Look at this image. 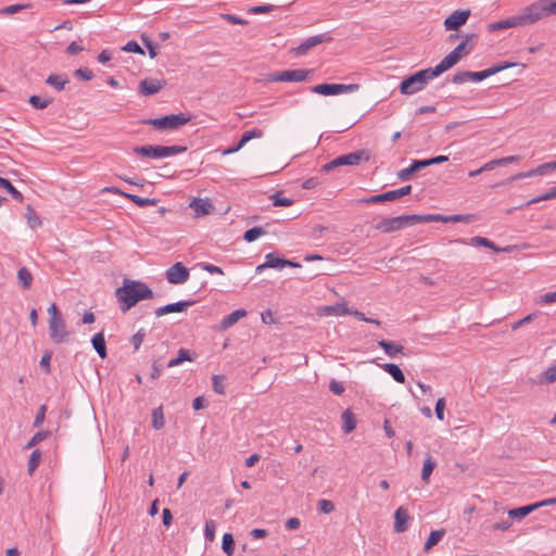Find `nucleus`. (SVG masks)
I'll return each instance as SVG.
<instances>
[{
	"label": "nucleus",
	"instance_id": "nucleus-61",
	"mask_svg": "<svg viewBox=\"0 0 556 556\" xmlns=\"http://www.w3.org/2000/svg\"><path fill=\"white\" fill-rule=\"evenodd\" d=\"M452 80L454 84H464V83L470 80V72H468V71L458 72L453 76Z\"/></svg>",
	"mask_w": 556,
	"mask_h": 556
},
{
	"label": "nucleus",
	"instance_id": "nucleus-17",
	"mask_svg": "<svg viewBox=\"0 0 556 556\" xmlns=\"http://www.w3.org/2000/svg\"><path fill=\"white\" fill-rule=\"evenodd\" d=\"M410 519L407 509L403 506L399 507L394 513V532L402 533L407 530L408 520Z\"/></svg>",
	"mask_w": 556,
	"mask_h": 556
},
{
	"label": "nucleus",
	"instance_id": "nucleus-29",
	"mask_svg": "<svg viewBox=\"0 0 556 556\" xmlns=\"http://www.w3.org/2000/svg\"><path fill=\"white\" fill-rule=\"evenodd\" d=\"M382 368L390 375L392 378L399 382L404 383L405 382V376L401 368L396 364L387 363L382 365Z\"/></svg>",
	"mask_w": 556,
	"mask_h": 556
},
{
	"label": "nucleus",
	"instance_id": "nucleus-10",
	"mask_svg": "<svg viewBox=\"0 0 556 556\" xmlns=\"http://www.w3.org/2000/svg\"><path fill=\"white\" fill-rule=\"evenodd\" d=\"M311 72L306 70H288L268 76L269 81H303Z\"/></svg>",
	"mask_w": 556,
	"mask_h": 556
},
{
	"label": "nucleus",
	"instance_id": "nucleus-18",
	"mask_svg": "<svg viewBox=\"0 0 556 556\" xmlns=\"http://www.w3.org/2000/svg\"><path fill=\"white\" fill-rule=\"evenodd\" d=\"M351 314V309L346 307L345 304L343 303H338V304H334V305H329V306H323L320 308H318V315L319 316H344V315H350Z\"/></svg>",
	"mask_w": 556,
	"mask_h": 556
},
{
	"label": "nucleus",
	"instance_id": "nucleus-12",
	"mask_svg": "<svg viewBox=\"0 0 556 556\" xmlns=\"http://www.w3.org/2000/svg\"><path fill=\"white\" fill-rule=\"evenodd\" d=\"M188 268L180 262L175 263L166 270V279L169 283L181 285L189 279Z\"/></svg>",
	"mask_w": 556,
	"mask_h": 556
},
{
	"label": "nucleus",
	"instance_id": "nucleus-16",
	"mask_svg": "<svg viewBox=\"0 0 556 556\" xmlns=\"http://www.w3.org/2000/svg\"><path fill=\"white\" fill-rule=\"evenodd\" d=\"M193 303H194L193 301H180V302L170 303V304L157 307L155 309V316L162 317L166 314L184 312L187 309V307L191 306Z\"/></svg>",
	"mask_w": 556,
	"mask_h": 556
},
{
	"label": "nucleus",
	"instance_id": "nucleus-27",
	"mask_svg": "<svg viewBox=\"0 0 556 556\" xmlns=\"http://www.w3.org/2000/svg\"><path fill=\"white\" fill-rule=\"evenodd\" d=\"M245 315H247L245 309H243V308L236 309L232 313H230L229 315H227L222 320L220 326L223 329H228L229 327L233 326L240 318L244 317Z\"/></svg>",
	"mask_w": 556,
	"mask_h": 556
},
{
	"label": "nucleus",
	"instance_id": "nucleus-57",
	"mask_svg": "<svg viewBox=\"0 0 556 556\" xmlns=\"http://www.w3.org/2000/svg\"><path fill=\"white\" fill-rule=\"evenodd\" d=\"M146 337V331L143 329H139L131 338V343L135 348V350H138L143 342V339Z\"/></svg>",
	"mask_w": 556,
	"mask_h": 556
},
{
	"label": "nucleus",
	"instance_id": "nucleus-63",
	"mask_svg": "<svg viewBox=\"0 0 556 556\" xmlns=\"http://www.w3.org/2000/svg\"><path fill=\"white\" fill-rule=\"evenodd\" d=\"M555 163L554 161L553 162H547V163H544L542 165H539L536 168H535V172H538L539 175H545L546 173L551 172V170H555Z\"/></svg>",
	"mask_w": 556,
	"mask_h": 556
},
{
	"label": "nucleus",
	"instance_id": "nucleus-59",
	"mask_svg": "<svg viewBox=\"0 0 556 556\" xmlns=\"http://www.w3.org/2000/svg\"><path fill=\"white\" fill-rule=\"evenodd\" d=\"M445 400L440 397L435 403V416L439 420H444Z\"/></svg>",
	"mask_w": 556,
	"mask_h": 556
},
{
	"label": "nucleus",
	"instance_id": "nucleus-36",
	"mask_svg": "<svg viewBox=\"0 0 556 556\" xmlns=\"http://www.w3.org/2000/svg\"><path fill=\"white\" fill-rule=\"evenodd\" d=\"M17 279L21 282L23 289L27 290L31 286L33 275L26 267H22L17 271Z\"/></svg>",
	"mask_w": 556,
	"mask_h": 556
},
{
	"label": "nucleus",
	"instance_id": "nucleus-21",
	"mask_svg": "<svg viewBox=\"0 0 556 556\" xmlns=\"http://www.w3.org/2000/svg\"><path fill=\"white\" fill-rule=\"evenodd\" d=\"M324 41V37H309L308 39H306L303 43H301L300 46L295 47V48H292L291 49V52L296 55V56H300V55H304L306 54L312 48H314L315 46L321 43Z\"/></svg>",
	"mask_w": 556,
	"mask_h": 556
},
{
	"label": "nucleus",
	"instance_id": "nucleus-53",
	"mask_svg": "<svg viewBox=\"0 0 556 556\" xmlns=\"http://www.w3.org/2000/svg\"><path fill=\"white\" fill-rule=\"evenodd\" d=\"M317 505L323 514H331L334 510V504L329 500H319Z\"/></svg>",
	"mask_w": 556,
	"mask_h": 556
},
{
	"label": "nucleus",
	"instance_id": "nucleus-13",
	"mask_svg": "<svg viewBox=\"0 0 556 556\" xmlns=\"http://www.w3.org/2000/svg\"><path fill=\"white\" fill-rule=\"evenodd\" d=\"M470 15L469 10L455 11L444 21L446 30H458L464 25Z\"/></svg>",
	"mask_w": 556,
	"mask_h": 556
},
{
	"label": "nucleus",
	"instance_id": "nucleus-9",
	"mask_svg": "<svg viewBox=\"0 0 556 556\" xmlns=\"http://www.w3.org/2000/svg\"><path fill=\"white\" fill-rule=\"evenodd\" d=\"M49 334L51 340L56 343H64L70 340L71 332L66 328L64 318L49 320Z\"/></svg>",
	"mask_w": 556,
	"mask_h": 556
},
{
	"label": "nucleus",
	"instance_id": "nucleus-45",
	"mask_svg": "<svg viewBox=\"0 0 556 556\" xmlns=\"http://www.w3.org/2000/svg\"><path fill=\"white\" fill-rule=\"evenodd\" d=\"M48 431H39L33 435V438L28 441V443L25 445V450L33 448L38 443L43 441L48 437Z\"/></svg>",
	"mask_w": 556,
	"mask_h": 556
},
{
	"label": "nucleus",
	"instance_id": "nucleus-39",
	"mask_svg": "<svg viewBox=\"0 0 556 556\" xmlns=\"http://www.w3.org/2000/svg\"><path fill=\"white\" fill-rule=\"evenodd\" d=\"M222 548L228 556H232L235 551V540L231 533H225L223 535Z\"/></svg>",
	"mask_w": 556,
	"mask_h": 556
},
{
	"label": "nucleus",
	"instance_id": "nucleus-64",
	"mask_svg": "<svg viewBox=\"0 0 556 556\" xmlns=\"http://www.w3.org/2000/svg\"><path fill=\"white\" fill-rule=\"evenodd\" d=\"M46 416V406L41 405L36 414L35 420H34V427H40L45 420Z\"/></svg>",
	"mask_w": 556,
	"mask_h": 556
},
{
	"label": "nucleus",
	"instance_id": "nucleus-2",
	"mask_svg": "<svg viewBox=\"0 0 556 556\" xmlns=\"http://www.w3.org/2000/svg\"><path fill=\"white\" fill-rule=\"evenodd\" d=\"M122 312L129 311L141 300L152 299L154 293L144 282L124 279L123 286L115 291Z\"/></svg>",
	"mask_w": 556,
	"mask_h": 556
},
{
	"label": "nucleus",
	"instance_id": "nucleus-48",
	"mask_svg": "<svg viewBox=\"0 0 556 556\" xmlns=\"http://www.w3.org/2000/svg\"><path fill=\"white\" fill-rule=\"evenodd\" d=\"M263 136V131L261 129L254 128L251 130H247L242 134L240 140L242 143H248L250 140L254 138H261Z\"/></svg>",
	"mask_w": 556,
	"mask_h": 556
},
{
	"label": "nucleus",
	"instance_id": "nucleus-25",
	"mask_svg": "<svg viewBox=\"0 0 556 556\" xmlns=\"http://www.w3.org/2000/svg\"><path fill=\"white\" fill-rule=\"evenodd\" d=\"M91 343L93 349L97 351L98 355L104 359L108 355L106 353V344L103 332L96 333L92 339Z\"/></svg>",
	"mask_w": 556,
	"mask_h": 556
},
{
	"label": "nucleus",
	"instance_id": "nucleus-22",
	"mask_svg": "<svg viewBox=\"0 0 556 556\" xmlns=\"http://www.w3.org/2000/svg\"><path fill=\"white\" fill-rule=\"evenodd\" d=\"M435 222L442 223H471L475 220L472 214H455V215H440L434 214Z\"/></svg>",
	"mask_w": 556,
	"mask_h": 556
},
{
	"label": "nucleus",
	"instance_id": "nucleus-34",
	"mask_svg": "<svg viewBox=\"0 0 556 556\" xmlns=\"http://www.w3.org/2000/svg\"><path fill=\"white\" fill-rule=\"evenodd\" d=\"M0 187L7 189L14 200L23 201V194L8 179L0 177Z\"/></svg>",
	"mask_w": 556,
	"mask_h": 556
},
{
	"label": "nucleus",
	"instance_id": "nucleus-1",
	"mask_svg": "<svg viewBox=\"0 0 556 556\" xmlns=\"http://www.w3.org/2000/svg\"><path fill=\"white\" fill-rule=\"evenodd\" d=\"M552 14H556V0H539L527 7L520 15L486 24L482 31L494 33L518 25H530Z\"/></svg>",
	"mask_w": 556,
	"mask_h": 556
},
{
	"label": "nucleus",
	"instance_id": "nucleus-30",
	"mask_svg": "<svg viewBox=\"0 0 556 556\" xmlns=\"http://www.w3.org/2000/svg\"><path fill=\"white\" fill-rule=\"evenodd\" d=\"M123 197L129 199L131 202H134L139 207L154 206L159 202L157 199L141 198L139 195L131 194V193H123Z\"/></svg>",
	"mask_w": 556,
	"mask_h": 556
},
{
	"label": "nucleus",
	"instance_id": "nucleus-32",
	"mask_svg": "<svg viewBox=\"0 0 556 556\" xmlns=\"http://www.w3.org/2000/svg\"><path fill=\"white\" fill-rule=\"evenodd\" d=\"M470 244L471 245H475V247H484V248H489L495 252H501V251H505L506 249H501V248H497L492 241H490L489 239L484 238V237H472L470 239Z\"/></svg>",
	"mask_w": 556,
	"mask_h": 556
},
{
	"label": "nucleus",
	"instance_id": "nucleus-14",
	"mask_svg": "<svg viewBox=\"0 0 556 556\" xmlns=\"http://www.w3.org/2000/svg\"><path fill=\"white\" fill-rule=\"evenodd\" d=\"M165 84V80H160L156 78H144L139 84V91L143 96H153L162 90Z\"/></svg>",
	"mask_w": 556,
	"mask_h": 556
},
{
	"label": "nucleus",
	"instance_id": "nucleus-60",
	"mask_svg": "<svg viewBox=\"0 0 556 556\" xmlns=\"http://www.w3.org/2000/svg\"><path fill=\"white\" fill-rule=\"evenodd\" d=\"M74 75L83 80H91L93 78V73L89 68H78L74 72Z\"/></svg>",
	"mask_w": 556,
	"mask_h": 556
},
{
	"label": "nucleus",
	"instance_id": "nucleus-15",
	"mask_svg": "<svg viewBox=\"0 0 556 556\" xmlns=\"http://www.w3.org/2000/svg\"><path fill=\"white\" fill-rule=\"evenodd\" d=\"M375 228L389 233L404 228L402 216L382 218Z\"/></svg>",
	"mask_w": 556,
	"mask_h": 556
},
{
	"label": "nucleus",
	"instance_id": "nucleus-62",
	"mask_svg": "<svg viewBox=\"0 0 556 556\" xmlns=\"http://www.w3.org/2000/svg\"><path fill=\"white\" fill-rule=\"evenodd\" d=\"M123 50L127 51V52H135V53L144 54V52L141 49V47L136 41H134V40H131L128 43H126V46L123 47Z\"/></svg>",
	"mask_w": 556,
	"mask_h": 556
},
{
	"label": "nucleus",
	"instance_id": "nucleus-55",
	"mask_svg": "<svg viewBox=\"0 0 556 556\" xmlns=\"http://www.w3.org/2000/svg\"><path fill=\"white\" fill-rule=\"evenodd\" d=\"M213 390L218 394L225 393L224 378L222 376H213Z\"/></svg>",
	"mask_w": 556,
	"mask_h": 556
},
{
	"label": "nucleus",
	"instance_id": "nucleus-3",
	"mask_svg": "<svg viewBox=\"0 0 556 556\" xmlns=\"http://www.w3.org/2000/svg\"><path fill=\"white\" fill-rule=\"evenodd\" d=\"M442 73L438 71L437 66L434 68H426L418 71L417 73L402 80L400 85V91L403 94H414L422 90L430 79L438 77Z\"/></svg>",
	"mask_w": 556,
	"mask_h": 556
},
{
	"label": "nucleus",
	"instance_id": "nucleus-6",
	"mask_svg": "<svg viewBox=\"0 0 556 556\" xmlns=\"http://www.w3.org/2000/svg\"><path fill=\"white\" fill-rule=\"evenodd\" d=\"M191 119L190 115L185 113L165 115L159 118L147 119L143 123L153 126L159 130H176L181 126L189 123Z\"/></svg>",
	"mask_w": 556,
	"mask_h": 556
},
{
	"label": "nucleus",
	"instance_id": "nucleus-47",
	"mask_svg": "<svg viewBox=\"0 0 556 556\" xmlns=\"http://www.w3.org/2000/svg\"><path fill=\"white\" fill-rule=\"evenodd\" d=\"M359 88V86L357 84H349V85H344V84H334V96L336 94H340V93H344V92H353V91H356L357 89Z\"/></svg>",
	"mask_w": 556,
	"mask_h": 556
},
{
	"label": "nucleus",
	"instance_id": "nucleus-37",
	"mask_svg": "<svg viewBox=\"0 0 556 556\" xmlns=\"http://www.w3.org/2000/svg\"><path fill=\"white\" fill-rule=\"evenodd\" d=\"M435 467V462L432 459L430 455L427 456V458L424 462L422 471H421V479L424 482H428L429 478Z\"/></svg>",
	"mask_w": 556,
	"mask_h": 556
},
{
	"label": "nucleus",
	"instance_id": "nucleus-58",
	"mask_svg": "<svg viewBox=\"0 0 556 556\" xmlns=\"http://www.w3.org/2000/svg\"><path fill=\"white\" fill-rule=\"evenodd\" d=\"M52 357L51 351H46L40 359V367L48 374L50 372V361Z\"/></svg>",
	"mask_w": 556,
	"mask_h": 556
},
{
	"label": "nucleus",
	"instance_id": "nucleus-38",
	"mask_svg": "<svg viewBox=\"0 0 556 556\" xmlns=\"http://www.w3.org/2000/svg\"><path fill=\"white\" fill-rule=\"evenodd\" d=\"M165 425L164 414L162 406L154 408L152 412V427L154 429H162Z\"/></svg>",
	"mask_w": 556,
	"mask_h": 556
},
{
	"label": "nucleus",
	"instance_id": "nucleus-46",
	"mask_svg": "<svg viewBox=\"0 0 556 556\" xmlns=\"http://www.w3.org/2000/svg\"><path fill=\"white\" fill-rule=\"evenodd\" d=\"M28 102L37 110L46 109L50 103L51 100L47 99L43 100L39 96H30L28 99Z\"/></svg>",
	"mask_w": 556,
	"mask_h": 556
},
{
	"label": "nucleus",
	"instance_id": "nucleus-31",
	"mask_svg": "<svg viewBox=\"0 0 556 556\" xmlns=\"http://www.w3.org/2000/svg\"><path fill=\"white\" fill-rule=\"evenodd\" d=\"M538 508H539V505L531 504V505H527V506H522V507L510 509L508 511V515L511 518H519L520 519V518H523V517L528 516L530 513L534 511Z\"/></svg>",
	"mask_w": 556,
	"mask_h": 556
},
{
	"label": "nucleus",
	"instance_id": "nucleus-20",
	"mask_svg": "<svg viewBox=\"0 0 556 556\" xmlns=\"http://www.w3.org/2000/svg\"><path fill=\"white\" fill-rule=\"evenodd\" d=\"M265 260H266L265 263H263L256 267L257 273H262L265 268L281 269L282 267L286 266V258L278 257L274 253H268L265 256Z\"/></svg>",
	"mask_w": 556,
	"mask_h": 556
},
{
	"label": "nucleus",
	"instance_id": "nucleus-41",
	"mask_svg": "<svg viewBox=\"0 0 556 556\" xmlns=\"http://www.w3.org/2000/svg\"><path fill=\"white\" fill-rule=\"evenodd\" d=\"M334 84H320L313 86L311 91L323 96H334Z\"/></svg>",
	"mask_w": 556,
	"mask_h": 556
},
{
	"label": "nucleus",
	"instance_id": "nucleus-44",
	"mask_svg": "<svg viewBox=\"0 0 556 556\" xmlns=\"http://www.w3.org/2000/svg\"><path fill=\"white\" fill-rule=\"evenodd\" d=\"M26 218H27L29 227L33 229L41 225V220H40L39 216L35 213V211L29 205L27 206Z\"/></svg>",
	"mask_w": 556,
	"mask_h": 556
},
{
	"label": "nucleus",
	"instance_id": "nucleus-11",
	"mask_svg": "<svg viewBox=\"0 0 556 556\" xmlns=\"http://www.w3.org/2000/svg\"><path fill=\"white\" fill-rule=\"evenodd\" d=\"M516 65H517V63H514V62L502 61V62H498V63L492 65L491 67H489L486 70L479 71V72H470V80L481 81L492 75H495L506 68H510Z\"/></svg>",
	"mask_w": 556,
	"mask_h": 556
},
{
	"label": "nucleus",
	"instance_id": "nucleus-33",
	"mask_svg": "<svg viewBox=\"0 0 556 556\" xmlns=\"http://www.w3.org/2000/svg\"><path fill=\"white\" fill-rule=\"evenodd\" d=\"M444 534H445L444 529L432 531L424 545V549L425 551L431 549L434 545H437L440 542V540L444 536Z\"/></svg>",
	"mask_w": 556,
	"mask_h": 556
},
{
	"label": "nucleus",
	"instance_id": "nucleus-5",
	"mask_svg": "<svg viewBox=\"0 0 556 556\" xmlns=\"http://www.w3.org/2000/svg\"><path fill=\"white\" fill-rule=\"evenodd\" d=\"M472 37H466L453 51H451L442 61L437 65L438 71L441 73L446 72L455 64H457L464 56L468 55L473 49Z\"/></svg>",
	"mask_w": 556,
	"mask_h": 556
},
{
	"label": "nucleus",
	"instance_id": "nucleus-35",
	"mask_svg": "<svg viewBox=\"0 0 556 556\" xmlns=\"http://www.w3.org/2000/svg\"><path fill=\"white\" fill-rule=\"evenodd\" d=\"M46 83L49 86L55 88L58 91H61L64 89L65 85L68 83V79L64 78L60 75L52 74V75L48 76V78L46 79Z\"/></svg>",
	"mask_w": 556,
	"mask_h": 556
},
{
	"label": "nucleus",
	"instance_id": "nucleus-52",
	"mask_svg": "<svg viewBox=\"0 0 556 556\" xmlns=\"http://www.w3.org/2000/svg\"><path fill=\"white\" fill-rule=\"evenodd\" d=\"M27 7H28V4H12V5H8V7H4V8L0 9V14H2V15H11V14L20 12L21 10H23V9H25Z\"/></svg>",
	"mask_w": 556,
	"mask_h": 556
},
{
	"label": "nucleus",
	"instance_id": "nucleus-49",
	"mask_svg": "<svg viewBox=\"0 0 556 556\" xmlns=\"http://www.w3.org/2000/svg\"><path fill=\"white\" fill-rule=\"evenodd\" d=\"M216 525L214 520H206L204 528V536L207 541L212 542L215 539Z\"/></svg>",
	"mask_w": 556,
	"mask_h": 556
},
{
	"label": "nucleus",
	"instance_id": "nucleus-8",
	"mask_svg": "<svg viewBox=\"0 0 556 556\" xmlns=\"http://www.w3.org/2000/svg\"><path fill=\"white\" fill-rule=\"evenodd\" d=\"M410 191H412V186L407 185V186H404L396 190H391V191H388V192H384L381 194L371 195L368 198L361 199V200H358V202L366 203V204H378V203H382L386 201H394L404 195L409 194Z\"/></svg>",
	"mask_w": 556,
	"mask_h": 556
},
{
	"label": "nucleus",
	"instance_id": "nucleus-23",
	"mask_svg": "<svg viewBox=\"0 0 556 556\" xmlns=\"http://www.w3.org/2000/svg\"><path fill=\"white\" fill-rule=\"evenodd\" d=\"M426 168V162L425 160H416L414 161L410 166L406 167V168H403L401 169L399 173H397V178L402 181H406L410 178V176L420 170V169H424Z\"/></svg>",
	"mask_w": 556,
	"mask_h": 556
},
{
	"label": "nucleus",
	"instance_id": "nucleus-26",
	"mask_svg": "<svg viewBox=\"0 0 556 556\" xmlns=\"http://www.w3.org/2000/svg\"><path fill=\"white\" fill-rule=\"evenodd\" d=\"M378 345L381 349H383L386 354H388L390 357H395L397 354L402 353L404 350L403 345L391 342V341H386V340L378 341Z\"/></svg>",
	"mask_w": 556,
	"mask_h": 556
},
{
	"label": "nucleus",
	"instance_id": "nucleus-7",
	"mask_svg": "<svg viewBox=\"0 0 556 556\" xmlns=\"http://www.w3.org/2000/svg\"><path fill=\"white\" fill-rule=\"evenodd\" d=\"M363 160H368V155L364 150L340 155L323 165L321 172L329 173L339 166H355L358 165Z\"/></svg>",
	"mask_w": 556,
	"mask_h": 556
},
{
	"label": "nucleus",
	"instance_id": "nucleus-28",
	"mask_svg": "<svg viewBox=\"0 0 556 556\" xmlns=\"http://www.w3.org/2000/svg\"><path fill=\"white\" fill-rule=\"evenodd\" d=\"M341 418H342V421H343L342 430H343L344 433H350V432H352L356 428L355 416H354V414L350 409L344 410L342 413Z\"/></svg>",
	"mask_w": 556,
	"mask_h": 556
},
{
	"label": "nucleus",
	"instance_id": "nucleus-4",
	"mask_svg": "<svg viewBox=\"0 0 556 556\" xmlns=\"http://www.w3.org/2000/svg\"><path fill=\"white\" fill-rule=\"evenodd\" d=\"M135 154L149 159H163L173 156L187 151V147L182 146H141L132 149Z\"/></svg>",
	"mask_w": 556,
	"mask_h": 556
},
{
	"label": "nucleus",
	"instance_id": "nucleus-24",
	"mask_svg": "<svg viewBox=\"0 0 556 556\" xmlns=\"http://www.w3.org/2000/svg\"><path fill=\"white\" fill-rule=\"evenodd\" d=\"M402 219L404 223V227L421 224V223H431L435 222L434 214H427V215H402Z\"/></svg>",
	"mask_w": 556,
	"mask_h": 556
},
{
	"label": "nucleus",
	"instance_id": "nucleus-43",
	"mask_svg": "<svg viewBox=\"0 0 556 556\" xmlns=\"http://www.w3.org/2000/svg\"><path fill=\"white\" fill-rule=\"evenodd\" d=\"M275 206H290L293 204V200L282 197L281 192H276L270 195Z\"/></svg>",
	"mask_w": 556,
	"mask_h": 556
},
{
	"label": "nucleus",
	"instance_id": "nucleus-42",
	"mask_svg": "<svg viewBox=\"0 0 556 556\" xmlns=\"http://www.w3.org/2000/svg\"><path fill=\"white\" fill-rule=\"evenodd\" d=\"M265 233L266 231L262 227H253L244 232L243 239L248 242H252Z\"/></svg>",
	"mask_w": 556,
	"mask_h": 556
},
{
	"label": "nucleus",
	"instance_id": "nucleus-19",
	"mask_svg": "<svg viewBox=\"0 0 556 556\" xmlns=\"http://www.w3.org/2000/svg\"><path fill=\"white\" fill-rule=\"evenodd\" d=\"M190 207L193 208L197 217L207 215L214 210L212 202L207 198L194 199L190 203Z\"/></svg>",
	"mask_w": 556,
	"mask_h": 556
},
{
	"label": "nucleus",
	"instance_id": "nucleus-40",
	"mask_svg": "<svg viewBox=\"0 0 556 556\" xmlns=\"http://www.w3.org/2000/svg\"><path fill=\"white\" fill-rule=\"evenodd\" d=\"M41 460V452L39 450H34L28 459V473L33 475L34 471L38 468Z\"/></svg>",
	"mask_w": 556,
	"mask_h": 556
},
{
	"label": "nucleus",
	"instance_id": "nucleus-54",
	"mask_svg": "<svg viewBox=\"0 0 556 556\" xmlns=\"http://www.w3.org/2000/svg\"><path fill=\"white\" fill-rule=\"evenodd\" d=\"M194 357H195V353H193L189 350L181 348L178 351L177 358H178V362H180V363H184L185 361L192 362V361H194Z\"/></svg>",
	"mask_w": 556,
	"mask_h": 556
},
{
	"label": "nucleus",
	"instance_id": "nucleus-50",
	"mask_svg": "<svg viewBox=\"0 0 556 556\" xmlns=\"http://www.w3.org/2000/svg\"><path fill=\"white\" fill-rule=\"evenodd\" d=\"M542 381L545 383H554L556 381V365L548 367L542 372Z\"/></svg>",
	"mask_w": 556,
	"mask_h": 556
},
{
	"label": "nucleus",
	"instance_id": "nucleus-51",
	"mask_svg": "<svg viewBox=\"0 0 556 556\" xmlns=\"http://www.w3.org/2000/svg\"><path fill=\"white\" fill-rule=\"evenodd\" d=\"M552 199H556V187H553L545 193L541 194L540 197L530 200L527 204L538 203L541 201H547Z\"/></svg>",
	"mask_w": 556,
	"mask_h": 556
},
{
	"label": "nucleus",
	"instance_id": "nucleus-56",
	"mask_svg": "<svg viewBox=\"0 0 556 556\" xmlns=\"http://www.w3.org/2000/svg\"><path fill=\"white\" fill-rule=\"evenodd\" d=\"M275 7L273 4H263V5H256L252 7L248 10L251 14H261V13H268L273 11Z\"/></svg>",
	"mask_w": 556,
	"mask_h": 556
}]
</instances>
